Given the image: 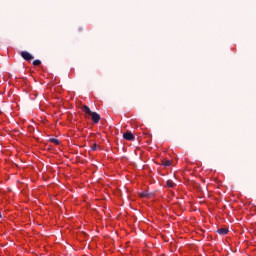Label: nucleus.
I'll use <instances>...</instances> for the list:
<instances>
[{"label": "nucleus", "instance_id": "1", "mask_svg": "<svg viewBox=\"0 0 256 256\" xmlns=\"http://www.w3.org/2000/svg\"><path fill=\"white\" fill-rule=\"evenodd\" d=\"M82 111L86 114L92 117L93 123L97 124L99 121H101V115H99L97 112L91 111V108L89 106L84 105L82 106Z\"/></svg>", "mask_w": 256, "mask_h": 256}, {"label": "nucleus", "instance_id": "2", "mask_svg": "<svg viewBox=\"0 0 256 256\" xmlns=\"http://www.w3.org/2000/svg\"><path fill=\"white\" fill-rule=\"evenodd\" d=\"M20 55L22 58H24L25 61L33 60V55H31V53H29L27 51H22Z\"/></svg>", "mask_w": 256, "mask_h": 256}, {"label": "nucleus", "instance_id": "3", "mask_svg": "<svg viewBox=\"0 0 256 256\" xmlns=\"http://www.w3.org/2000/svg\"><path fill=\"white\" fill-rule=\"evenodd\" d=\"M123 139H126V141H135V135L131 132H126L123 134Z\"/></svg>", "mask_w": 256, "mask_h": 256}, {"label": "nucleus", "instance_id": "4", "mask_svg": "<svg viewBox=\"0 0 256 256\" xmlns=\"http://www.w3.org/2000/svg\"><path fill=\"white\" fill-rule=\"evenodd\" d=\"M140 197H141L142 199H151V197H153V194H151V193L145 191V192H141V193H140Z\"/></svg>", "mask_w": 256, "mask_h": 256}, {"label": "nucleus", "instance_id": "5", "mask_svg": "<svg viewBox=\"0 0 256 256\" xmlns=\"http://www.w3.org/2000/svg\"><path fill=\"white\" fill-rule=\"evenodd\" d=\"M166 187H168V189H173V187H177V184H175L173 180L169 179L166 181Z\"/></svg>", "mask_w": 256, "mask_h": 256}, {"label": "nucleus", "instance_id": "6", "mask_svg": "<svg viewBox=\"0 0 256 256\" xmlns=\"http://www.w3.org/2000/svg\"><path fill=\"white\" fill-rule=\"evenodd\" d=\"M217 233H218L219 235H227V234L229 233V229H227V228H219V229L217 230Z\"/></svg>", "mask_w": 256, "mask_h": 256}, {"label": "nucleus", "instance_id": "7", "mask_svg": "<svg viewBox=\"0 0 256 256\" xmlns=\"http://www.w3.org/2000/svg\"><path fill=\"white\" fill-rule=\"evenodd\" d=\"M50 143H54V145H61V141L56 138H50Z\"/></svg>", "mask_w": 256, "mask_h": 256}, {"label": "nucleus", "instance_id": "8", "mask_svg": "<svg viewBox=\"0 0 256 256\" xmlns=\"http://www.w3.org/2000/svg\"><path fill=\"white\" fill-rule=\"evenodd\" d=\"M162 165L164 167H171V160H162Z\"/></svg>", "mask_w": 256, "mask_h": 256}, {"label": "nucleus", "instance_id": "9", "mask_svg": "<svg viewBox=\"0 0 256 256\" xmlns=\"http://www.w3.org/2000/svg\"><path fill=\"white\" fill-rule=\"evenodd\" d=\"M33 65H34L35 67L41 65V60H34V61H33Z\"/></svg>", "mask_w": 256, "mask_h": 256}, {"label": "nucleus", "instance_id": "10", "mask_svg": "<svg viewBox=\"0 0 256 256\" xmlns=\"http://www.w3.org/2000/svg\"><path fill=\"white\" fill-rule=\"evenodd\" d=\"M92 151H97V144H94V145L92 146Z\"/></svg>", "mask_w": 256, "mask_h": 256}, {"label": "nucleus", "instance_id": "11", "mask_svg": "<svg viewBox=\"0 0 256 256\" xmlns=\"http://www.w3.org/2000/svg\"><path fill=\"white\" fill-rule=\"evenodd\" d=\"M3 217V215L0 213V219Z\"/></svg>", "mask_w": 256, "mask_h": 256}, {"label": "nucleus", "instance_id": "12", "mask_svg": "<svg viewBox=\"0 0 256 256\" xmlns=\"http://www.w3.org/2000/svg\"><path fill=\"white\" fill-rule=\"evenodd\" d=\"M3 112L0 110V115L2 114Z\"/></svg>", "mask_w": 256, "mask_h": 256}, {"label": "nucleus", "instance_id": "13", "mask_svg": "<svg viewBox=\"0 0 256 256\" xmlns=\"http://www.w3.org/2000/svg\"><path fill=\"white\" fill-rule=\"evenodd\" d=\"M79 31H82V29L80 28Z\"/></svg>", "mask_w": 256, "mask_h": 256}]
</instances>
